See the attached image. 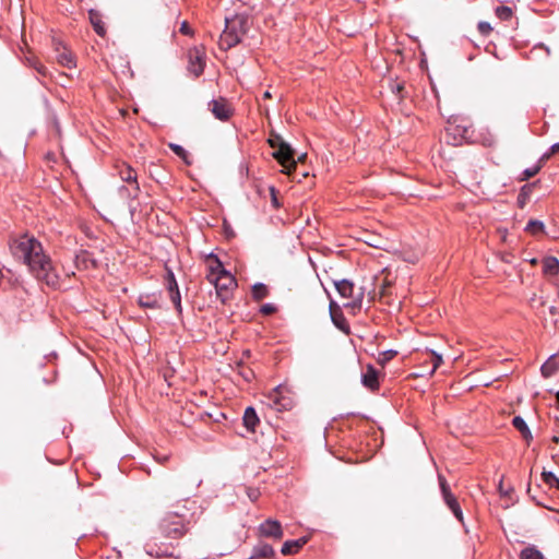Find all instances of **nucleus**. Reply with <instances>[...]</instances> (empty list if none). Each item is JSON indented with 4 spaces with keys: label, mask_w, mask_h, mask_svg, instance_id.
I'll use <instances>...</instances> for the list:
<instances>
[{
    "label": "nucleus",
    "mask_w": 559,
    "mask_h": 559,
    "mask_svg": "<svg viewBox=\"0 0 559 559\" xmlns=\"http://www.w3.org/2000/svg\"><path fill=\"white\" fill-rule=\"evenodd\" d=\"M75 264L79 269L96 267L94 259H92L91 254L87 251H81L79 254H76Z\"/></svg>",
    "instance_id": "obj_22"
},
{
    "label": "nucleus",
    "mask_w": 559,
    "mask_h": 559,
    "mask_svg": "<svg viewBox=\"0 0 559 559\" xmlns=\"http://www.w3.org/2000/svg\"><path fill=\"white\" fill-rule=\"evenodd\" d=\"M215 262L216 266L211 267L206 277L215 286L217 297L222 302H225L229 298L231 289L236 286V281L231 273L224 269L217 257H215Z\"/></svg>",
    "instance_id": "obj_2"
},
{
    "label": "nucleus",
    "mask_w": 559,
    "mask_h": 559,
    "mask_svg": "<svg viewBox=\"0 0 559 559\" xmlns=\"http://www.w3.org/2000/svg\"><path fill=\"white\" fill-rule=\"evenodd\" d=\"M251 294H252V298L254 300L259 301V300H262L263 298H265L269 295V289H267L265 284H263V283H255L252 286Z\"/></svg>",
    "instance_id": "obj_27"
},
{
    "label": "nucleus",
    "mask_w": 559,
    "mask_h": 559,
    "mask_svg": "<svg viewBox=\"0 0 559 559\" xmlns=\"http://www.w3.org/2000/svg\"><path fill=\"white\" fill-rule=\"evenodd\" d=\"M559 369V352L552 354L540 367V372L544 378H550Z\"/></svg>",
    "instance_id": "obj_16"
},
{
    "label": "nucleus",
    "mask_w": 559,
    "mask_h": 559,
    "mask_svg": "<svg viewBox=\"0 0 559 559\" xmlns=\"http://www.w3.org/2000/svg\"><path fill=\"white\" fill-rule=\"evenodd\" d=\"M552 441H554V442H556V443H559V437L554 436V437H552Z\"/></svg>",
    "instance_id": "obj_53"
},
{
    "label": "nucleus",
    "mask_w": 559,
    "mask_h": 559,
    "mask_svg": "<svg viewBox=\"0 0 559 559\" xmlns=\"http://www.w3.org/2000/svg\"><path fill=\"white\" fill-rule=\"evenodd\" d=\"M247 19L243 15L236 14L225 19V29L221 35V46L224 49H230L241 41L247 32Z\"/></svg>",
    "instance_id": "obj_3"
},
{
    "label": "nucleus",
    "mask_w": 559,
    "mask_h": 559,
    "mask_svg": "<svg viewBox=\"0 0 559 559\" xmlns=\"http://www.w3.org/2000/svg\"><path fill=\"white\" fill-rule=\"evenodd\" d=\"M521 436L523 437V439L527 443H530L533 440V435H532L530 428H527L526 430L522 431Z\"/></svg>",
    "instance_id": "obj_45"
},
{
    "label": "nucleus",
    "mask_w": 559,
    "mask_h": 559,
    "mask_svg": "<svg viewBox=\"0 0 559 559\" xmlns=\"http://www.w3.org/2000/svg\"><path fill=\"white\" fill-rule=\"evenodd\" d=\"M477 28H478L479 33L485 36L488 35L492 31L491 25L485 21L479 22L477 25Z\"/></svg>",
    "instance_id": "obj_38"
},
{
    "label": "nucleus",
    "mask_w": 559,
    "mask_h": 559,
    "mask_svg": "<svg viewBox=\"0 0 559 559\" xmlns=\"http://www.w3.org/2000/svg\"><path fill=\"white\" fill-rule=\"evenodd\" d=\"M120 177H121L122 181L133 183V190H134L133 198H135L140 190L135 171L130 166H126L120 170Z\"/></svg>",
    "instance_id": "obj_19"
},
{
    "label": "nucleus",
    "mask_w": 559,
    "mask_h": 559,
    "mask_svg": "<svg viewBox=\"0 0 559 559\" xmlns=\"http://www.w3.org/2000/svg\"><path fill=\"white\" fill-rule=\"evenodd\" d=\"M274 555H275V551L270 544L260 542L252 548L249 559H260V558L269 559V558H273Z\"/></svg>",
    "instance_id": "obj_13"
},
{
    "label": "nucleus",
    "mask_w": 559,
    "mask_h": 559,
    "mask_svg": "<svg viewBox=\"0 0 559 559\" xmlns=\"http://www.w3.org/2000/svg\"><path fill=\"white\" fill-rule=\"evenodd\" d=\"M277 310L276 306L273 305V304H264L261 308H260V312L262 314H265V316H270V314H273L275 311Z\"/></svg>",
    "instance_id": "obj_39"
},
{
    "label": "nucleus",
    "mask_w": 559,
    "mask_h": 559,
    "mask_svg": "<svg viewBox=\"0 0 559 559\" xmlns=\"http://www.w3.org/2000/svg\"><path fill=\"white\" fill-rule=\"evenodd\" d=\"M169 148L187 165H191V160L189 159V153L181 145L176 143H169Z\"/></svg>",
    "instance_id": "obj_29"
},
{
    "label": "nucleus",
    "mask_w": 559,
    "mask_h": 559,
    "mask_svg": "<svg viewBox=\"0 0 559 559\" xmlns=\"http://www.w3.org/2000/svg\"><path fill=\"white\" fill-rule=\"evenodd\" d=\"M361 383L370 391L379 389L378 371L372 365H367L366 370L361 374Z\"/></svg>",
    "instance_id": "obj_12"
},
{
    "label": "nucleus",
    "mask_w": 559,
    "mask_h": 559,
    "mask_svg": "<svg viewBox=\"0 0 559 559\" xmlns=\"http://www.w3.org/2000/svg\"><path fill=\"white\" fill-rule=\"evenodd\" d=\"M188 58L189 72H191L195 78L200 76L203 73L205 67L204 53L200 49L193 48L189 50Z\"/></svg>",
    "instance_id": "obj_10"
},
{
    "label": "nucleus",
    "mask_w": 559,
    "mask_h": 559,
    "mask_svg": "<svg viewBox=\"0 0 559 559\" xmlns=\"http://www.w3.org/2000/svg\"><path fill=\"white\" fill-rule=\"evenodd\" d=\"M536 186H537V181L526 183L521 188L518 199H516V203H518L519 207L524 209V206L528 202L530 197Z\"/></svg>",
    "instance_id": "obj_20"
},
{
    "label": "nucleus",
    "mask_w": 559,
    "mask_h": 559,
    "mask_svg": "<svg viewBox=\"0 0 559 559\" xmlns=\"http://www.w3.org/2000/svg\"><path fill=\"white\" fill-rule=\"evenodd\" d=\"M145 552L155 558L165 557L168 555L167 550H162L160 547H157L156 545H145Z\"/></svg>",
    "instance_id": "obj_31"
},
{
    "label": "nucleus",
    "mask_w": 559,
    "mask_h": 559,
    "mask_svg": "<svg viewBox=\"0 0 559 559\" xmlns=\"http://www.w3.org/2000/svg\"><path fill=\"white\" fill-rule=\"evenodd\" d=\"M57 61L60 66L66 67L68 69H72L75 67V60L73 55L67 50L58 53Z\"/></svg>",
    "instance_id": "obj_24"
},
{
    "label": "nucleus",
    "mask_w": 559,
    "mask_h": 559,
    "mask_svg": "<svg viewBox=\"0 0 559 559\" xmlns=\"http://www.w3.org/2000/svg\"><path fill=\"white\" fill-rule=\"evenodd\" d=\"M306 544L305 538L294 539V540H286L281 549V552L284 556L292 555L296 552L299 548H301Z\"/></svg>",
    "instance_id": "obj_21"
},
{
    "label": "nucleus",
    "mask_w": 559,
    "mask_h": 559,
    "mask_svg": "<svg viewBox=\"0 0 559 559\" xmlns=\"http://www.w3.org/2000/svg\"><path fill=\"white\" fill-rule=\"evenodd\" d=\"M520 559H544V556L535 546H528L522 549Z\"/></svg>",
    "instance_id": "obj_28"
},
{
    "label": "nucleus",
    "mask_w": 559,
    "mask_h": 559,
    "mask_svg": "<svg viewBox=\"0 0 559 559\" xmlns=\"http://www.w3.org/2000/svg\"><path fill=\"white\" fill-rule=\"evenodd\" d=\"M248 495H249V498H250L251 500H254V499H257V497H258V493H257V491H255V490H251Z\"/></svg>",
    "instance_id": "obj_49"
},
{
    "label": "nucleus",
    "mask_w": 559,
    "mask_h": 559,
    "mask_svg": "<svg viewBox=\"0 0 559 559\" xmlns=\"http://www.w3.org/2000/svg\"><path fill=\"white\" fill-rule=\"evenodd\" d=\"M430 353L432 355V365H433L432 369H431V373H433L437 370V368L441 365L442 356L432 349L430 350Z\"/></svg>",
    "instance_id": "obj_37"
},
{
    "label": "nucleus",
    "mask_w": 559,
    "mask_h": 559,
    "mask_svg": "<svg viewBox=\"0 0 559 559\" xmlns=\"http://www.w3.org/2000/svg\"><path fill=\"white\" fill-rule=\"evenodd\" d=\"M539 49L545 50V52H546V56H547V57H549V56H550V49H549V47L545 46V45H544V44H542V43H540V44L535 45V46L533 47V49L531 50V53L533 55V53H535V52H536L537 50H539Z\"/></svg>",
    "instance_id": "obj_42"
},
{
    "label": "nucleus",
    "mask_w": 559,
    "mask_h": 559,
    "mask_svg": "<svg viewBox=\"0 0 559 559\" xmlns=\"http://www.w3.org/2000/svg\"><path fill=\"white\" fill-rule=\"evenodd\" d=\"M397 355V352L394 349H388L379 354L378 362L382 366L388 364L391 359H393Z\"/></svg>",
    "instance_id": "obj_32"
},
{
    "label": "nucleus",
    "mask_w": 559,
    "mask_h": 559,
    "mask_svg": "<svg viewBox=\"0 0 559 559\" xmlns=\"http://www.w3.org/2000/svg\"><path fill=\"white\" fill-rule=\"evenodd\" d=\"M536 503H537L538 506H542V507H544V508L548 509V510L559 512V509H557V508H556V507H554V506H548V504H546V503H544V502H542V501H537Z\"/></svg>",
    "instance_id": "obj_47"
},
{
    "label": "nucleus",
    "mask_w": 559,
    "mask_h": 559,
    "mask_svg": "<svg viewBox=\"0 0 559 559\" xmlns=\"http://www.w3.org/2000/svg\"><path fill=\"white\" fill-rule=\"evenodd\" d=\"M543 272L546 275H556L559 272V260L555 257H546L543 260Z\"/></svg>",
    "instance_id": "obj_23"
},
{
    "label": "nucleus",
    "mask_w": 559,
    "mask_h": 559,
    "mask_svg": "<svg viewBox=\"0 0 559 559\" xmlns=\"http://www.w3.org/2000/svg\"><path fill=\"white\" fill-rule=\"evenodd\" d=\"M334 287L338 295L342 298H353L354 297V288L355 285L352 281L343 278V280H334Z\"/></svg>",
    "instance_id": "obj_15"
},
{
    "label": "nucleus",
    "mask_w": 559,
    "mask_h": 559,
    "mask_svg": "<svg viewBox=\"0 0 559 559\" xmlns=\"http://www.w3.org/2000/svg\"><path fill=\"white\" fill-rule=\"evenodd\" d=\"M275 193H276V190H275V188H273V187H272V188H271L272 202H273L274 206H278V203H277V199H276Z\"/></svg>",
    "instance_id": "obj_48"
},
{
    "label": "nucleus",
    "mask_w": 559,
    "mask_h": 559,
    "mask_svg": "<svg viewBox=\"0 0 559 559\" xmlns=\"http://www.w3.org/2000/svg\"><path fill=\"white\" fill-rule=\"evenodd\" d=\"M242 421L248 431H255L257 426L260 424V419L252 406H248L245 409Z\"/></svg>",
    "instance_id": "obj_18"
},
{
    "label": "nucleus",
    "mask_w": 559,
    "mask_h": 559,
    "mask_svg": "<svg viewBox=\"0 0 559 559\" xmlns=\"http://www.w3.org/2000/svg\"><path fill=\"white\" fill-rule=\"evenodd\" d=\"M365 297V288L360 287L357 293L354 292L353 301L348 304L354 308H360Z\"/></svg>",
    "instance_id": "obj_33"
},
{
    "label": "nucleus",
    "mask_w": 559,
    "mask_h": 559,
    "mask_svg": "<svg viewBox=\"0 0 559 559\" xmlns=\"http://www.w3.org/2000/svg\"><path fill=\"white\" fill-rule=\"evenodd\" d=\"M162 534L167 538H179L185 534L182 520L175 515L164 518L159 523Z\"/></svg>",
    "instance_id": "obj_7"
},
{
    "label": "nucleus",
    "mask_w": 559,
    "mask_h": 559,
    "mask_svg": "<svg viewBox=\"0 0 559 559\" xmlns=\"http://www.w3.org/2000/svg\"><path fill=\"white\" fill-rule=\"evenodd\" d=\"M259 532L264 537L282 538L283 530L278 521L269 519L259 525Z\"/></svg>",
    "instance_id": "obj_11"
},
{
    "label": "nucleus",
    "mask_w": 559,
    "mask_h": 559,
    "mask_svg": "<svg viewBox=\"0 0 559 559\" xmlns=\"http://www.w3.org/2000/svg\"><path fill=\"white\" fill-rule=\"evenodd\" d=\"M525 231L534 236L545 231V224L539 219H530L524 228Z\"/></svg>",
    "instance_id": "obj_25"
},
{
    "label": "nucleus",
    "mask_w": 559,
    "mask_h": 559,
    "mask_svg": "<svg viewBox=\"0 0 559 559\" xmlns=\"http://www.w3.org/2000/svg\"><path fill=\"white\" fill-rule=\"evenodd\" d=\"M269 406L277 412L288 411L294 406V400L287 386L280 384L274 388L266 396Z\"/></svg>",
    "instance_id": "obj_5"
},
{
    "label": "nucleus",
    "mask_w": 559,
    "mask_h": 559,
    "mask_svg": "<svg viewBox=\"0 0 559 559\" xmlns=\"http://www.w3.org/2000/svg\"><path fill=\"white\" fill-rule=\"evenodd\" d=\"M180 32L185 35H190L191 34V28L188 24V22L183 21L180 25Z\"/></svg>",
    "instance_id": "obj_44"
},
{
    "label": "nucleus",
    "mask_w": 559,
    "mask_h": 559,
    "mask_svg": "<svg viewBox=\"0 0 559 559\" xmlns=\"http://www.w3.org/2000/svg\"><path fill=\"white\" fill-rule=\"evenodd\" d=\"M160 293L142 294L139 296L138 302L142 308L159 309Z\"/></svg>",
    "instance_id": "obj_17"
},
{
    "label": "nucleus",
    "mask_w": 559,
    "mask_h": 559,
    "mask_svg": "<svg viewBox=\"0 0 559 559\" xmlns=\"http://www.w3.org/2000/svg\"><path fill=\"white\" fill-rule=\"evenodd\" d=\"M225 230H226V235H227L228 237H230V236H234V235H235V234H234V231H233V230H230V229H228L227 227H226V229H225Z\"/></svg>",
    "instance_id": "obj_51"
},
{
    "label": "nucleus",
    "mask_w": 559,
    "mask_h": 559,
    "mask_svg": "<svg viewBox=\"0 0 559 559\" xmlns=\"http://www.w3.org/2000/svg\"><path fill=\"white\" fill-rule=\"evenodd\" d=\"M90 20H91V23L94 27V31L97 33V35L104 36L106 33V29H105L104 23L100 20V16L92 10V11H90Z\"/></svg>",
    "instance_id": "obj_26"
},
{
    "label": "nucleus",
    "mask_w": 559,
    "mask_h": 559,
    "mask_svg": "<svg viewBox=\"0 0 559 559\" xmlns=\"http://www.w3.org/2000/svg\"><path fill=\"white\" fill-rule=\"evenodd\" d=\"M207 108L213 116L221 121H227L233 114V109L228 100L224 97L212 99L209 103Z\"/></svg>",
    "instance_id": "obj_9"
},
{
    "label": "nucleus",
    "mask_w": 559,
    "mask_h": 559,
    "mask_svg": "<svg viewBox=\"0 0 559 559\" xmlns=\"http://www.w3.org/2000/svg\"><path fill=\"white\" fill-rule=\"evenodd\" d=\"M512 425L520 433L528 428L526 421L521 416H515L512 419Z\"/></svg>",
    "instance_id": "obj_36"
},
{
    "label": "nucleus",
    "mask_w": 559,
    "mask_h": 559,
    "mask_svg": "<svg viewBox=\"0 0 559 559\" xmlns=\"http://www.w3.org/2000/svg\"><path fill=\"white\" fill-rule=\"evenodd\" d=\"M542 479L549 487H556L557 489H559V478L552 472L543 471Z\"/></svg>",
    "instance_id": "obj_30"
},
{
    "label": "nucleus",
    "mask_w": 559,
    "mask_h": 559,
    "mask_svg": "<svg viewBox=\"0 0 559 559\" xmlns=\"http://www.w3.org/2000/svg\"><path fill=\"white\" fill-rule=\"evenodd\" d=\"M33 67L34 69L43 76H46L47 75V69L45 66H43L41 63L39 62H34L33 63Z\"/></svg>",
    "instance_id": "obj_43"
},
{
    "label": "nucleus",
    "mask_w": 559,
    "mask_h": 559,
    "mask_svg": "<svg viewBox=\"0 0 559 559\" xmlns=\"http://www.w3.org/2000/svg\"><path fill=\"white\" fill-rule=\"evenodd\" d=\"M333 301L330 304V316L333 324L342 332L348 334L349 333V325L348 322L344 316V313L340 310H333Z\"/></svg>",
    "instance_id": "obj_14"
},
{
    "label": "nucleus",
    "mask_w": 559,
    "mask_h": 559,
    "mask_svg": "<svg viewBox=\"0 0 559 559\" xmlns=\"http://www.w3.org/2000/svg\"><path fill=\"white\" fill-rule=\"evenodd\" d=\"M271 147L275 148L273 157L285 168L286 174L296 169L295 151L283 140L280 134L272 133L267 140Z\"/></svg>",
    "instance_id": "obj_4"
},
{
    "label": "nucleus",
    "mask_w": 559,
    "mask_h": 559,
    "mask_svg": "<svg viewBox=\"0 0 559 559\" xmlns=\"http://www.w3.org/2000/svg\"><path fill=\"white\" fill-rule=\"evenodd\" d=\"M154 459H155V461H157L158 463H160V464H165V463L168 461L169 456H168L167 454H155V455H154Z\"/></svg>",
    "instance_id": "obj_46"
},
{
    "label": "nucleus",
    "mask_w": 559,
    "mask_h": 559,
    "mask_svg": "<svg viewBox=\"0 0 559 559\" xmlns=\"http://www.w3.org/2000/svg\"><path fill=\"white\" fill-rule=\"evenodd\" d=\"M306 156H307V155L304 153V154L299 155L297 159L295 158L296 164H297L298 162H304V160L306 159Z\"/></svg>",
    "instance_id": "obj_50"
},
{
    "label": "nucleus",
    "mask_w": 559,
    "mask_h": 559,
    "mask_svg": "<svg viewBox=\"0 0 559 559\" xmlns=\"http://www.w3.org/2000/svg\"><path fill=\"white\" fill-rule=\"evenodd\" d=\"M165 287L168 292L169 298H170L171 302L174 304V307H175L177 313L181 314L182 313L181 295L179 292L177 280L171 270H167V274L165 277Z\"/></svg>",
    "instance_id": "obj_8"
},
{
    "label": "nucleus",
    "mask_w": 559,
    "mask_h": 559,
    "mask_svg": "<svg viewBox=\"0 0 559 559\" xmlns=\"http://www.w3.org/2000/svg\"><path fill=\"white\" fill-rule=\"evenodd\" d=\"M438 481H439V487H440L443 502L447 504V507L453 513L455 519L463 524L464 523L463 511L461 509V506H460L456 497L452 493L447 479L444 478L443 475L439 474Z\"/></svg>",
    "instance_id": "obj_6"
},
{
    "label": "nucleus",
    "mask_w": 559,
    "mask_h": 559,
    "mask_svg": "<svg viewBox=\"0 0 559 559\" xmlns=\"http://www.w3.org/2000/svg\"><path fill=\"white\" fill-rule=\"evenodd\" d=\"M10 250L15 259L22 260L29 272L48 286L58 285V275L53 270L51 260L44 253L41 243L27 235L13 239Z\"/></svg>",
    "instance_id": "obj_1"
},
{
    "label": "nucleus",
    "mask_w": 559,
    "mask_h": 559,
    "mask_svg": "<svg viewBox=\"0 0 559 559\" xmlns=\"http://www.w3.org/2000/svg\"><path fill=\"white\" fill-rule=\"evenodd\" d=\"M539 170H540V166H538V165H535V166H532L530 168H526L521 174V178L520 179L522 181L527 180V179L534 177L536 174H538Z\"/></svg>",
    "instance_id": "obj_34"
},
{
    "label": "nucleus",
    "mask_w": 559,
    "mask_h": 559,
    "mask_svg": "<svg viewBox=\"0 0 559 559\" xmlns=\"http://www.w3.org/2000/svg\"><path fill=\"white\" fill-rule=\"evenodd\" d=\"M481 143H483V145H484V146H488V147H490V146H493V145H495L496 140H495L493 135H491V134H487V135H485V136L483 138Z\"/></svg>",
    "instance_id": "obj_41"
},
{
    "label": "nucleus",
    "mask_w": 559,
    "mask_h": 559,
    "mask_svg": "<svg viewBox=\"0 0 559 559\" xmlns=\"http://www.w3.org/2000/svg\"><path fill=\"white\" fill-rule=\"evenodd\" d=\"M557 402L559 403V391L556 393Z\"/></svg>",
    "instance_id": "obj_54"
},
{
    "label": "nucleus",
    "mask_w": 559,
    "mask_h": 559,
    "mask_svg": "<svg viewBox=\"0 0 559 559\" xmlns=\"http://www.w3.org/2000/svg\"><path fill=\"white\" fill-rule=\"evenodd\" d=\"M496 15L501 20H509L512 16V10L509 7L501 5L496 9Z\"/></svg>",
    "instance_id": "obj_35"
},
{
    "label": "nucleus",
    "mask_w": 559,
    "mask_h": 559,
    "mask_svg": "<svg viewBox=\"0 0 559 559\" xmlns=\"http://www.w3.org/2000/svg\"><path fill=\"white\" fill-rule=\"evenodd\" d=\"M559 152V143H555L550 146L549 148V152L545 153L542 157H540V160H546L548 158H550V156L555 153Z\"/></svg>",
    "instance_id": "obj_40"
},
{
    "label": "nucleus",
    "mask_w": 559,
    "mask_h": 559,
    "mask_svg": "<svg viewBox=\"0 0 559 559\" xmlns=\"http://www.w3.org/2000/svg\"><path fill=\"white\" fill-rule=\"evenodd\" d=\"M264 98H271V93L269 91H265L263 94Z\"/></svg>",
    "instance_id": "obj_52"
}]
</instances>
